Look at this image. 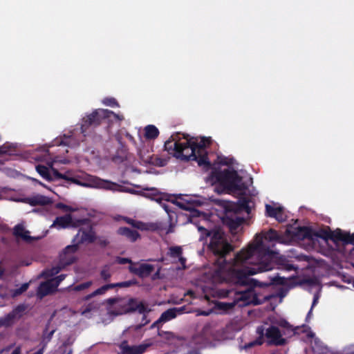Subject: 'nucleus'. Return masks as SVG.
Here are the masks:
<instances>
[{
	"mask_svg": "<svg viewBox=\"0 0 354 354\" xmlns=\"http://www.w3.org/2000/svg\"><path fill=\"white\" fill-rule=\"evenodd\" d=\"M280 236L274 230H270L263 236L257 235L254 241L249 244L247 249L238 252L232 261L227 262L215 268L213 278L221 282L226 281L236 285L245 286L251 283L254 287L245 290L223 286L214 287L210 290L212 297L217 299H228V301H218L216 307L227 313L235 306L242 307L250 304L259 305L267 300L279 298L281 301L287 293V290L273 294L267 292V288L274 284L286 285L292 276H281L279 273L270 276L269 282H260L250 279V276L259 272H266L274 268L277 252L271 247L273 241H279Z\"/></svg>",
	"mask_w": 354,
	"mask_h": 354,
	"instance_id": "obj_1",
	"label": "nucleus"
},
{
	"mask_svg": "<svg viewBox=\"0 0 354 354\" xmlns=\"http://www.w3.org/2000/svg\"><path fill=\"white\" fill-rule=\"evenodd\" d=\"M183 162L194 160L201 167L209 171L206 182L212 185L218 184L230 191L243 192L252 184V178L244 169L239 168L233 158L216 156L213 163L208 156H174Z\"/></svg>",
	"mask_w": 354,
	"mask_h": 354,
	"instance_id": "obj_2",
	"label": "nucleus"
},
{
	"mask_svg": "<svg viewBox=\"0 0 354 354\" xmlns=\"http://www.w3.org/2000/svg\"><path fill=\"white\" fill-rule=\"evenodd\" d=\"M108 113L103 109L94 110L92 113L86 114L82 118L80 124V133L77 135V131L73 129L67 134H63L55 138L49 145H44L37 148V151L45 153V155H54L55 151H50L54 147H59V155H64L69 152L68 149H75L80 145L83 138H86L88 133L106 122L105 114Z\"/></svg>",
	"mask_w": 354,
	"mask_h": 354,
	"instance_id": "obj_3",
	"label": "nucleus"
},
{
	"mask_svg": "<svg viewBox=\"0 0 354 354\" xmlns=\"http://www.w3.org/2000/svg\"><path fill=\"white\" fill-rule=\"evenodd\" d=\"M164 148L169 155H184L187 149H191L189 155H220L219 145L212 137L182 132L174 133L165 142Z\"/></svg>",
	"mask_w": 354,
	"mask_h": 354,
	"instance_id": "obj_4",
	"label": "nucleus"
},
{
	"mask_svg": "<svg viewBox=\"0 0 354 354\" xmlns=\"http://www.w3.org/2000/svg\"><path fill=\"white\" fill-rule=\"evenodd\" d=\"M199 223H194L198 228V232L201 233L199 238L200 241H203L205 238L209 237L210 241L208 245V250L216 257L218 259L216 261V267H220L227 261L225 259V256L230 252L232 248L227 241L224 233L219 230H209Z\"/></svg>",
	"mask_w": 354,
	"mask_h": 354,
	"instance_id": "obj_5",
	"label": "nucleus"
},
{
	"mask_svg": "<svg viewBox=\"0 0 354 354\" xmlns=\"http://www.w3.org/2000/svg\"><path fill=\"white\" fill-rule=\"evenodd\" d=\"M280 326L283 328V330L279 329L275 326H270L265 330L263 326H258L257 333L259 335L258 338L249 342L243 346V348L248 349L255 345H261L263 343V336L267 339V343L269 345L283 346L286 344L287 340L283 335L288 333H292V329L290 328L287 322L283 321Z\"/></svg>",
	"mask_w": 354,
	"mask_h": 354,
	"instance_id": "obj_6",
	"label": "nucleus"
},
{
	"mask_svg": "<svg viewBox=\"0 0 354 354\" xmlns=\"http://www.w3.org/2000/svg\"><path fill=\"white\" fill-rule=\"evenodd\" d=\"M76 184L80 185L83 187H90L100 189H105L113 191H120V192H127L130 193H134L133 189H122L121 187L116 183H112L111 181L104 180L101 178H99L95 176H89L87 178L86 182H80L77 180H73Z\"/></svg>",
	"mask_w": 354,
	"mask_h": 354,
	"instance_id": "obj_7",
	"label": "nucleus"
},
{
	"mask_svg": "<svg viewBox=\"0 0 354 354\" xmlns=\"http://www.w3.org/2000/svg\"><path fill=\"white\" fill-rule=\"evenodd\" d=\"M56 160L50 161L47 163V166L43 165H37L35 167L36 171L45 180L52 181L57 179L69 180L65 174H60L56 169L53 167Z\"/></svg>",
	"mask_w": 354,
	"mask_h": 354,
	"instance_id": "obj_8",
	"label": "nucleus"
},
{
	"mask_svg": "<svg viewBox=\"0 0 354 354\" xmlns=\"http://www.w3.org/2000/svg\"><path fill=\"white\" fill-rule=\"evenodd\" d=\"M171 202L176 205L183 209L192 211L196 207L202 205L203 198L196 196H183L179 194L176 196V200H172Z\"/></svg>",
	"mask_w": 354,
	"mask_h": 354,
	"instance_id": "obj_9",
	"label": "nucleus"
},
{
	"mask_svg": "<svg viewBox=\"0 0 354 354\" xmlns=\"http://www.w3.org/2000/svg\"><path fill=\"white\" fill-rule=\"evenodd\" d=\"M84 219L86 220V218ZM80 226L82 227L73 240V244L78 246L80 243L93 242L95 240V232L88 223V220L86 219V221Z\"/></svg>",
	"mask_w": 354,
	"mask_h": 354,
	"instance_id": "obj_10",
	"label": "nucleus"
},
{
	"mask_svg": "<svg viewBox=\"0 0 354 354\" xmlns=\"http://www.w3.org/2000/svg\"><path fill=\"white\" fill-rule=\"evenodd\" d=\"M86 221L85 219H74L71 214L57 216L50 225V228L55 227L57 230L68 227H78Z\"/></svg>",
	"mask_w": 354,
	"mask_h": 354,
	"instance_id": "obj_11",
	"label": "nucleus"
},
{
	"mask_svg": "<svg viewBox=\"0 0 354 354\" xmlns=\"http://www.w3.org/2000/svg\"><path fill=\"white\" fill-rule=\"evenodd\" d=\"M326 239H330L334 242L341 241L345 244L351 243L354 245V233L351 234L340 229H336L333 231L328 228L326 231Z\"/></svg>",
	"mask_w": 354,
	"mask_h": 354,
	"instance_id": "obj_12",
	"label": "nucleus"
},
{
	"mask_svg": "<svg viewBox=\"0 0 354 354\" xmlns=\"http://www.w3.org/2000/svg\"><path fill=\"white\" fill-rule=\"evenodd\" d=\"M109 304L108 313L111 315H121L127 313L126 298H110L106 300Z\"/></svg>",
	"mask_w": 354,
	"mask_h": 354,
	"instance_id": "obj_13",
	"label": "nucleus"
},
{
	"mask_svg": "<svg viewBox=\"0 0 354 354\" xmlns=\"http://www.w3.org/2000/svg\"><path fill=\"white\" fill-rule=\"evenodd\" d=\"M286 232L291 238L295 240H312L313 232L312 230L308 227H289L286 229Z\"/></svg>",
	"mask_w": 354,
	"mask_h": 354,
	"instance_id": "obj_14",
	"label": "nucleus"
},
{
	"mask_svg": "<svg viewBox=\"0 0 354 354\" xmlns=\"http://www.w3.org/2000/svg\"><path fill=\"white\" fill-rule=\"evenodd\" d=\"M154 270L155 267L153 265L146 263H134L129 266V272L140 278L149 277Z\"/></svg>",
	"mask_w": 354,
	"mask_h": 354,
	"instance_id": "obj_15",
	"label": "nucleus"
},
{
	"mask_svg": "<svg viewBox=\"0 0 354 354\" xmlns=\"http://www.w3.org/2000/svg\"><path fill=\"white\" fill-rule=\"evenodd\" d=\"M127 313L138 311L140 314H142L144 323L139 325L137 328H140L142 326H145L149 322V320L146 319L145 313L147 312V309L143 302L138 301L136 299H127Z\"/></svg>",
	"mask_w": 354,
	"mask_h": 354,
	"instance_id": "obj_16",
	"label": "nucleus"
},
{
	"mask_svg": "<svg viewBox=\"0 0 354 354\" xmlns=\"http://www.w3.org/2000/svg\"><path fill=\"white\" fill-rule=\"evenodd\" d=\"M151 345L152 343L148 342L139 345L129 346L127 341H123L120 345V348L122 354H142Z\"/></svg>",
	"mask_w": 354,
	"mask_h": 354,
	"instance_id": "obj_17",
	"label": "nucleus"
},
{
	"mask_svg": "<svg viewBox=\"0 0 354 354\" xmlns=\"http://www.w3.org/2000/svg\"><path fill=\"white\" fill-rule=\"evenodd\" d=\"M144 190L150 192V193L145 194V196L151 198L152 200L158 203L160 207L168 214V215L170 217L171 216L170 214L173 212L169 204V202L170 201L169 199L164 200L162 197H160V193L156 188H144Z\"/></svg>",
	"mask_w": 354,
	"mask_h": 354,
	"instance_id": "obj_18",
	"label": "nucleus"
},
{
	"mask_svg": "<svg viewBox=\"0 0 354 354\" xmlns=\"http://www.w3.org/2000/svg\"><path fill=\"white\" fill-rule=\"evenodd\" d=\"M78 246L75 244L66 246L59 255L60 263L66 266L74 263L76 259L75 252Z\"/></svg>",
	"mask_w": 354,
	"mask_h": 354,
	"instance_id": "obj_19",
	"label": "nucleus"
},
{
	"mask_svg": "<svg viewBox=\"0 0 354 354\" xmlns=\"http://www.w3.org/2000/svg\"><path fill=\"white\" fill-rule=\"evenodd\" d=\"M24 310L25 307L24 306H17L12 312L6 315L5 317L0 318V327H8L13 324L21 317Z\"/></svg>",
	"mask_w": 354,
	"mask_h": 354,
	"instance_id": "obj_20",
	"label": "nucleus"
},
{
	"mask_svg": "<svg viewBox=\"0 0 354 354\" xmlns=\"http://www.w3.org/2000/svg\"><path fill=\"white\" fill-rule=\"evenodd\" d=\"M266 212L268 216L274 218L277 221L281 223L285 221L287 218V214L283 207L280 205L272 206L266 204Z\"/></svg>",
	"mask_w": 354,
	"mask_h": 354,
	"instance_id": "obj_21",
	"label": "nucleus"
},
{
	"mask_svg": "<svg viewBox=\"0 0 354 354\" xmlns=\"http://www.w3.org/2000/svg\"><path fill=\"white\" fill-rule=\"evenodd\" d=\"M1 136L0 135V140ZM22 145L17 142H6L0 145V155H22Z\"/></svg>",
	"mask_w": 354,
	"mask_h": 354,
	"instance_id": "obj_22",
	"label": "nucleus"
},
{
	"mask_svg": "<svg viewBox=\"0 0 354 354\" xmlns=\"http://www.w3.org/2000/svg\"><path fill=\"white\" fill-rule=\"evenodd\" d=\"M57 287L51 279L42 282L37 290V296L42 299L44 297L50 295L57 290Z\"/></svg>",
	"mask_w": 354,
	"mask_h": 354,
	"instance_id": "obj_23",
	"label": "nucleus"
},
{
	"mask_svg": "<svg viewBox=\"0 0 354 354\" xmlns=\"http://www.w3.org/2000/svg\"><path fill=\"white\" fill-rule=\"evenodd\" d=\"M225 223L228 225L230 229L236 230L244 222V218L239 216L235 212H229L226 214Z\"/></svg>",
	"mask_w": 354,
	"mask_h": 354,
	"instance_id": "obj_24",
	"label": "nucleus"
},
{
	"mask_svg": "<svg viewBox=\"0 0 354 354\" xmlns=\"http://www.w3.org/2000/svg\"><path fill=\"white\" fill-rule=\"evenodd\" d=\"M176 309L170 308L163 312L160 317L151 326V328H159L162 324L171 320L176 317Z\"/></svg>",
	"mask_w": 354,
	"mask_h": 354,
	"instance_id": "obj_25",
	"label": "nucleus"
},
{
	"mask_svg": "<svg viewBox=\"0 0 354 354\" xmlns=\"http://www.w3.org/2000/svg\"><path fill=\"white\" fill-rule=\"evenodd\" d=\"M27 203L32 206L46 205L51 204L53 201L50 198L41 194H36L26 199Z\"/></svg>",
	"mask_w": 354,
	"mask_h": 354,
	"instance_id": "obj_26",
	"label": "nucleus"
},
{
	"mask_svg": "<svg viewBox=\"0 0 354 354\" xmlns=\"http://www.w3.org/2000/svg\"><path fill=\"white\" fill-rule=\"evenodd\" d=\"M143 160L156 167H164L169 161V156H142Z\"/></svg>",
	"mask_w": 354,
	"mask_h": 354,
	"instance_id": "obj_27",
	"label": "nucleus"
},
{
	"mask_svg": "<svg viewBox=\"0 0 354 354\" xmlns=\"http://www.w3.org/2000/svg\"><path fill=\"white\" fill-rule=\"evenodd\" d=\"M13 233L15 236L20 237L27 242H30V241L35 239V238L29 236V232L26 230L21 224H18L14 227Z\"/></svg>",
	"mask_w": 354,
	"mask_h": 354,
	"instance_id": "obj_28",
	"label": "nucleus"
},
{
	"mask_svg": "<svg viewBox=\"0 0 354 354\" xmlns=\"http://www.w3.org/2000/svg\"><path fill=\"white\" fill-rule=\"evenodd\" d=\"M55 332V329L53 328L51 330H48V324L46 325V328L43 331L42 337L41 342L39 343V347L43 348L45 351L48 344L50 342L53 338V336Z\"/></svg>",
	"mask_w": 354,
	"mask_h": 354,
	"instance_id": "obj_29",
	"label": "nucleus"
},
{
	"mask_svg": "<svg viewBox=\"0 0 354 354\" xmlns=\"http://www.w3.org/2000/svg\"><path fill=\"white\" fill-rule=\"evenodd\" d=\"M119 234L122 235L131 241H136L140 236L136 230H131L127 227H120L118 230Z\"/></svg>",
	"mask_w": 354,
	"mask_h": 354,
	"instance_id": "obj_30",
	"label": "nucleus"
},
{
	"mask_svg": "<svg viewBox=\"0 0 354 354\" xmlns=\"http://www.w3.org/2000/svg\"><path fill=\"white\" fill-rule=\"evenodd\" d=\"M145 131V137L147 140H155L159 136V130L158 129L153 125L149 124L146 126L144 129Z\"/></svg>",
	"mask_w": 354,
	"mask_h": 354,
	"instance_id": "obj_31",
	"label": "nucleus"
},
{
	"mask_svg": "<svg viewBox=\"0 0 354 354\" xmlns=\"http://www.w3.org/2000/svg\"><path fill=\"white\" fill-rule=\"evenodd\" d=\"M310 344L315 353L319 354H327L328 353V348L318 338H314Z\"/></svg>",
	"mask_w": 354,
	"mask_h": 354,
	"instance_id": "obj_32",
	"label": "nucleus"
},
{
	"mask_svg": "<svg viewBox=\"0 0 354 354\" xmlns=\"http://www.w3.org/2000/svg\"><path fill=\"white\" fill-rule=\"evenodd\" d=\"M113 288H114V285H113V283L104 285L102 287H100V288H97V290H95V291H93L92 293L88 294L86 296H85L84 299L85 301H87L97 295H102L105 294V292L107 290H109V289Z\"/></svg>",
	"mask_w": 354,
	"mask_h": 354,
	"instance_id": "obj_33",
	"label": "nucleus"
},
{
	"mask_svg": "<svg viewBox=\"0 0 354 354\" xmlns=\"http://www.w3.org/2000/svg\"><path fill=\"white\" fill-rule=\"evenodd\" d=\"M64 266L62 265L60 262L56 266H53L50 269H47L42 272V276L48 278L52 277L58 274L64 268Z\"/></svg>",
	"mask_w": 354,
	"mask_h": 354,
	"instance_id": "obj_34",
	"label": "nucleus"
},
{
	"mask_svg": "<svg viewBox=\"0 0 354 354\" xmlns=\"http://www.w3.org/2000/svg\"><path fill=\"white\" fill-rule=\"evenodd\" d=\"M72 353L71 343L68 340L65 341L55 351V354H72Z\"/></svg>",
	"mask_w": 354,
	"mask_h": 354,
	"instance_id": "obj_35",
	"label": "nucleus"
},
{
	"mask_svg": "<svg viewBox=\"0 0 354 354\" xmlns=\"http://www.w3.org/2000/svg\"><path fill=\"white\" fill-rule=\"evenodd\" d=\"M108 113L105 114L106 122H113V120L122 121L124 120V116L122 115L116 114L113 111L104 109Z\"/></svg>",
	"mask_w": 354,
	"mask_h": 354,
	"instance_id": "obj_36",
	"label": "nucleus"
},
{
	"mask_svg": "<svg viewBox=\"0 0 354 354\" xmlns=\"http://www.w3.org/2000/svg\"><path fill=\"white\" fill-rule=\"evenodd\" d=\"M28 287H29V283H24L21 284L19 288L12 290L11 292H10V296L12 297H17V296L20 295L21 294H22L23 292H24L25 291H26L28 290Z\"/></svg>",
	"mask_w": 354,
	"mask_h": 354,
	"instance_id": "obj_37",
	"label": "nucleus"
},
{
	"mask_svg": "<svg viewBox=\"0 0 354 354\" xmlns=\"http://www.w3.org/2000/svg\"><path fill=\"white\" fill-rule=\"evenodd\" d=\"M93 282L91 281H88L84 283H82L81 284L77 285L75 286H69L67 289L69 290H74V291H82L83 290L88 288L91 285Z\"/></svg>",
	"mask_w": 354,
	"mask_h": 354,
	"instance_id": "obj_38",
	"label": "nucleus"
},
{
	"mask_svg": "<svg viewBox=\"0 0 354 354\" xmlns=\"http://www.w3.org/2000/svg\"><path fill=\"white\" fill-rule=\"evenodd\" d=\"M169 255L173 258H178L182 255V248L179 246L171 247L168 252Z\"/></svg>",
	"mask_w": 354,
	"mask_h": 354,
	"instance_id": "obj_39",
	"label": "nucleus"
},
{
	"mask_svg": "<svg viewBox=\"0 0 354 354\" xmlns=\"http://www.w3.org/2000/svg\"><path fill=\"white\" fill-rule=\"evenodd\" d=\"M102 103L105 106H110L112 108L119 106V104H118V101L116 100V99L114 97H105L102 100Z\"/></svg>",
	"mask_w": 354,
	"mask_h": 354,
	"instance_id": "obj_40",
	"label": "nucleus"
},
{
	"mask_svg": "<svg viewBox=\"0 0 354 354\" xmlns=\"http://www.w3.org/2000/svg\"><path fill=\"white\" fill-rule=\"evenodd\" d=\"M55 206L57 208L62 209L64 212H73L77 210V208L73 207L62 203H58Z\"/></svg>",
	"mask_w": 354,
	"mask_h": 354,
	"instance_id": "obj_41",
	"label": "nucleus"
},
{
	"mask_svg": "<svg viewBox=\"0 0 354 354\" xmlns=\"http://www.w3.org/2000/svg\"><path fill=\"white\" fill-rule=\"evenodd\" d=\"M100 276L101 278L105 281H108L111 278V273L110 272L109 267L108 266H104L101 270Z\"/></svg>",
	"mask_w": 354,
	"mask_h": 354,
	"instance_id": "obj_42",
	"label": "nucleus"
},
{
	"mask_svg": "<svg viewBox=\"0 0 354 354\" xmlns=\"http://www.w3.org/2000/svg\"><path fill=\"white\" fill-rule=\"evenodd\" d=\"M12 289H9L6 285H0V297H6L10 296Z\"/></svg>",
	"mask_w": 354,
	"mask_h": 354,
	"instance_id": "obj_43",
	"label": "nucleus"
},
{
	"mask_svg": "<svg viewBox=\"0 0 354 354\" xmlns=\"http://www.w3.org/2000/svg\"><path fill=\"white\" fill-rule=\"evenodd\" d=\"M135 283H136V281L131 280V281H127L113 283V285H114V288H115V287H129L131 285L135 284Z\"/></svg>",
	"mask_w": 354,
	"mask_h": 354,
	"instance_id": "obj_44",
	"label": "nucleus"
},
{
	"mask_svg": "<svg viewBox=\"0 0 354 354\" xmlns=\"http://www.w3.org/2000/svg\"><path fill=\"white\" fill-rule=\"evenodd\" d=\"M66 274H62L56 277L51 279L55 286L57 288L60 283L65 279Z\"/></svg>",
	"mask_w": 354,
	"mask_h": 354,
	"instance_id": "obj_45",
	"label": "nucleus"
},
{
	"mask_svg": "<svg viewBox=\"0 0 354 354\" xmlns=\"http://www.w3.org/2000/svg\"><path fill=\"white\" fill-rule=\"evenodd\" d=\"M118 143L120 145V146L118 147V155H119V153H127L128 149H127V147L125 145V144H124L121 141L120 138H118Z\"/></svg>",
	"mask_w": 354,
	"mask_h": 354,
	"instance_id": "obj_46",
	"label": "nucleus"
},
{
	"mask_svg": "<svg viewBox=\"0 0 354 354\" xmlns=\"http://www.w3.org/2000/svg\"><path fill=\"white\" fill-rule=\"evenodd\" d=\"M97 308L96 304H90L82 311V315L86 316V314Z\"/></svg>",
	"mask_w": 354,
	"mask_h": 354,
	"instance_id": "obj_47",
	"label": "nucleus"
},
{
	"mask_svg": "<svg viewBox=\"0 0 354 354\" xmlns=\"http://www.w3.org/2000/svg\"><path fill=\"white\" fill-rule=\"evenodd\" d=\"M117 262L122 265L125 264V263H130V265H131V263H134L133 262H132V261L130 259L124 258V257H118L117 259Z\"/></svg>",
	"mask_w": 354,
	"mask_h": 354,
	"instance_id": "obj_48",
	"label": "nucleus"
},
{
	"mask_svg": "<svg viewBox=\"0 0 354 354\" xmlns=\"http://www.w3.org/2000/svg\"><path fill=\"white\" fill-rule=\"evenodd\" d=\"M320 290H321V288L319 287L318 292L314 295L313 301L312 306H311L312 308H313L314 306H316V304L318 302V300H319V297H320V295H319Z\"/></svg>",
	"mask_w": 354,
	"mask_h": 354,
	"instance_id": "obj_49",
	"label": "nucleus"
},
{
	"mask_svg": "<svg viewBox=\"0 0 354 354\" xmlns=\"http://www.w3.org/2000/svg\"><path fill=\"white\" fill-rule=\"evenodd\" d=\"M125 136L133 145L136 144V140L129 133H126Z\"/></svg>",
	"mask_w": 354,
	"mask_h": 354,
	"instance_id": "obj_50",
	"label": "nucleus"
},
{
	"mask_svg": "<svg viewBox=\"0 0 354 354\" xmlns=\"http://www.w3.org/2000/svg\"><path fill=\"white\" fill-rule=\"evenodd\" d=\"M179 262L180 263L182 268L184 269L185 268V263H186V259L183 257L182 255H180L178 257Z\"/></svg>",
	"mask_w": 354,
	"mask_h": 354,
	"instance_id": "obj_51",
	"label": "nucleus"
},
{
	"mask_svg": "<svg viewBox=\"0 0 354 354\" xmlns=\"http://www.w3.org/2000/svg\"><path fill=\"white\" fill-rule=\"evenodd\" d=\"M211 311L201 310L198 315L207 316L210 314Z\"/></svg>",
	"mask_w": 354,
	"mask_h": 354,
	"instance_id": "obj_52",
	"label": "nucleus"
},
{
	"mask_svg": "<svg viewBox=\"0 0 354 354\" xmlns=\"http://www.w3.org/2000/svg\"><path fill=\"white\" fill-rule=\"evenodd\" d=\"M286 269L287 270H292L295 269V267L293 265L288 264L286 266Z\"/></svg>",
	"mask_w": 354,
	"mask_h": 354,
	"instance_id": "obj_53",
	"label": "nucleus"
},
{
	"mask_svg": "<svg viewBox=\"0 0 354 354\" xmlns=\"http://www.w3.org/2000/svg\"><path fill=\"white\" fill-rule=\"evenodd\" d=\"M109 243V241L106 239L100 240V244L101 245L105 246Z\"/></svg>",
	"mask_w": 354,
	"mask_h": 354,
	"instance_id": "obj_54",
	"label": "nucleus"
},
{
	"mask_svg": "<svg viewBox=\"0 0 354 354\" xmlns=\"http://www.w3.org/2000/svg\"><path fill=\"white\" fill-rule=\"evenodd\" d=\"M312 311H313V308L311 307L310 310L308 311L307 315H306V321H308V319H310V317L312 316Z\"/></svg>",
	"mask_w": 354,
	"mask_h": 354,
	"instance_id": "obj_55",
	"label": "nucleus"
},
{
	"mask_svg": "<svg viewBox=\"0 0 354 354\" xmlns=\"http://www.w3.org/2000/svg\"><path fill=\"white\" fill-rule=\"evenodd\" d=\"M142 225H143V224H142V223H140V222H138V223H137V224H136V225H135V227H136L137 228L140 229V228H142Z\"/></svg>",
	"mask_w": 354,
	"mask_h": 354,
	"instance_id": "obj_56",
	"label": "nucleus"
},
{
	"mask_svg": "<svg viewBox=\"0 0 354 354\" xmlns=\"http://www.w3.org/2000/svg\"><path fill=\"white\" fill-rule=\"evenodd\" d=\"M308 337H315V333L312 331H310L308 333Z\"/></svg>",
	"mask_w": 354,
	"mask_h": 354,
	"instance_id": "obj_57",
	"label": "nucleus"
},
{
	"mask_svg": "<svg viewBox=\"0 0 354 354\" xmlns=\"http://www.w3.org/2000/svg\"><path fill=\"white\" fill-rule=\"evenodd\" d=\"M30 179H31L32 181L35 182V183H38V184H39V185H43V184H42L41 182H39L38 180L35 179V178H31Z\"/></svg>",
	"mask_w": 354,
	"mask_h": 354,
	"instance_id": "obj_58",
	"label": "nucleus"
},
{
	"mask_svg": "<svg viewBox=\"0 0 354 354\" xmlns=\"http://www.w3.org/2000/svg\"><path fill=\"white\" fill-rule=\"evenodd\" d=\"M271 354H283V353L279 351H276L272 352Z\"/></svg>",
	"mask_w": 354,
	"mask_h": 354,
	"instance_id": "obj_59",
	"label": "nucleus"
},
{
	"mask_svg": "<svg viewBox=\"0 0 354 354\" xmlns=\"http://www.w3.org/2000/svg\"><path fill=\"white\" fill-rule=\"evenodd\" d=\"M145 152L142 151V150L139 149L138 151V155L139 156H141V155H143Z\"/></svg>",
	"mask_w": 354,
	"mask_h": 354,
	"instance_id": "obj_60",
	"label": "nucleus"
},
{
	"mask_svg": "<svg viewBox=\"0 0 354 354\" xmlns=\"http://www.w3.org/2000/svg\"><path fill=\"white\" fill-rule=\"evenodd\" d=\"M121 156H113V161L115 162L118 158H120Z\"/></svg>",
	"mask_w": 354,
	"mask_h": 354,
	"instance_id": "obj_61",
	"label": "nucleus"
},
{
	"mask_svg": "<svg viewBox=\"0 0 354 354\" xmlns=\"http://www.w3.org/2000/svg\"><path fill=\"white\" fill-rule=\"evenodd\" d=\"M9 348H10V347H7V348H6L4 349V351H8Z\"/></svg>",
	"mask_w": 354,
	"mask_h": 354,
	"instance_id": "obj_62",
	"label": "nucleus"
},
{
	"mask_svg": "<svg viewBox=\"0 0 354 354\" xmlns=\"http://www.w3.org/2000/svg\"><path fill=\"white\" fill-rule=\"evenodd\" d=\"M339 287H340L341 288H346L345 286H340Z\"/></svg>",
	"mask_w": 354,
	"mask_h": 354,
	"instance_id": "obj_63",
	"label": "nucleus"
}]
</instances>
